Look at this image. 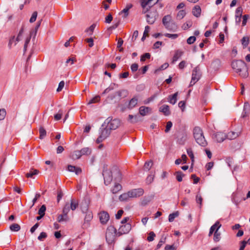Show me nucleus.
<instances>
[{"label": "nucleus", "mask_w": 250, "mask_h": 250, "mask_svg": "<svg viewBox=\"0 0 250 250\" xmlns=\"http://www.w3.org/2000/svg\"><path fill=\"white\" fill-rule=\"evenodd\" d=\"M232 68L235 70L236 72L239 73L240 76L243 78H247L249 75L247 65L242 60H234L231 62Z\"/></svg>", "instance_id": "obj_1"}, {"label": "nucleus", "mask_w": 250, "mask_h": 250, "mask_svg": "<svg viewBox=\"0 0 250 250\" xmlns=\"http://www.w3.org/2000/svg\"><path fill=\"white\" fill-rule=\"evenodd\" d=\"M193 135L196 143L200 146L203 147H205L207 146V141L206 140L203 130L200 127L196 126L194 128Z\"/></svg>", "instance_id": "obj_2"}, {"label": "nucleus", "mask_w": 250, "mask_h": 250, "mask_svg": "<svg viewBox=\"0 0 250 250\" xmlns=\"http://www.w3.org/2000/svg\"><path fill=\"white\" fill-rule=\"evenodd\" d=\"M116 229L113 226H109L106 229L105 238L109 244H111L115 240Z\"/></svg>", "instance_id": "obj_3"}, {"label": "nucleus", "mask_w": 250, "mask_h": 250, "mask_svg": "<svg viewBox=\"0 0 250 250\" xmlns=\"http://www.w3.org/2000/svg\"><path fill=\"white\" fill-rule=\"evenodd\" d=\"M120 121L118 119H112L108 117L104 122V124H106V126L110 130H115L120 125Z\"/></svg>", "instance_id": "obj_4"}, {"label": "nucleus", "mask_w": 250, "mask_h": 250, "mask_svg": "<svg viewBox=\"0 0 250 250\" xmlns=\"http://www.w3.org/2000/svg\"><path fill=\"white\" fill-rule=\"evenodd\" d=\"M158 1L159 0H141V4L143 8V13H146L148 12L153 5L157 3Z\"/></svg>", "instance_id": "obj_5"}, {"label": "nucleus", "mask_w": 250, "mask_h": 250, "mask_svg": "<svg viewBox=\"0 0 250 250\" xmlns=\"http://www.w3.org/2000/svg\"><path fill=\"white\" fill-rule=\"evenodd\" d=\"M112 171L106 169H104L103 172V175L104 180V183L107 185L110 184L112 180Z\"/></svg>", "instance_id": "obj_6"}, {"label": "nucleus", "mask_w": 250, "mask_h": 250, "mask_svg": "<svg viewBox=\"0 0 250 250\" xmlns=\"http://www.w3.org/2000/svg\"><path fill=\"white\" fill-rule=\"evenodd\" d=\"M101 223L103 225H105L109 219V214L105 211H101L98 214Z\"/></svg>", "instance_id": "obj_7"}, {"label": "nucleus", "mask_w": 250, "mask_h": 250, "mask_svg": "<svg viewBox=\"0 0 250 250\" xmlns=\"http://www.w3.org/2000/svg\"><path fill=\"white\" fill-rule=\"evenodd\" d=\"M131 226L129 223L122 225L119 228L117 234L121 236L124 234H126L131 230Z\"/></svg>", "instance_id": "obj_8"}, {"label": "nucleus", "mask_w": 250, "mask_h": 250, "mask_svg": "<svg viewBox=\"0 0 250 250\" xmlns=\"http://www.w3.org/2000/svg\"><path fill=\"white\" fill-rule=\"evenodd\" d=\"M81 209L83 212H85V216L84 218V222L88 223L93 218V214L91 211H87L88 206L85 205L84 207L81 206Z\"/></svg>", "instance_id": "obj_9"}, {"label": "nucleus", "mask_w": 250, "mask_h": 250, "mask_svg": "<svg viewBox=\"0 0 250 250\" xmlns=\"http://www.w3.org/2000/svg\"><path fill=\"white\" fill-rule=\"evenodd\" d=\"M144 192V189L139 188L129 191V194L130 195V198H137L142 196Z\"/></svg>", "instance_id": "obj_10"}, {"label": "nucleus", "mask_w": 250, "mask_h": 250, "mask_svg": "<svg viewBox=\"0 0 250 250\" xmlns=\"http://www.w3.org/2000/svg\"><path fill=\"white\" fill-rule=\"evenodd\" d=\"M157 17L156 11L150 12L146 15V21L148 24H152L154 23Z\"/></svg>", "instance_id": "obj_11"}, {"label": "nucleus", "mask_w": 250, "mask_h": 250, "mask_svg": "<svg viewBox=\"0 0 250 250\" xmlns=\"http://www.w3.org/2000/svg\"><path fill=\"white\" fill-rule=\"evenodd\" d=\"M110 130L103 124L101 128L100 136L103 139H105L110 134Z\"/></svg>", "instance_id": "obj_12"}, {"label": "nucleus", "mask_w": 250, "mask_h": 250, "mask_svg": "<svg viewBox=\"0 0 250 250\" xmlns=\"http://www.w3.org/2000/svg\"><path fill=\"white\" fill-rule=\"evenodd\" d=\"M250 114V105L248 102H245L244 105L243 111L241 115L243 118L249 116Z\"/></svg>", "instance_id": "obj_13"}, {"label": "nucleus", "mask_w": 250, "mask_h": 250, "mask_svg": "<svg viewBox=\"0 0 250 250\" xmlns=\"http://www.w3.org/2000/svg\"><path fill=\"white\" fill-rule=\"evenodd\" d=\"M201 76V72L199 66H196L192 71V78L196 81H199Z\"/></svg>", "instance_id": "obj_14"}, {"label": "nucleus", "mask_w": 250, "mask_h": 250, "mask_svg": "<svg viewBox=\"0 0 250 250\" xmlns=\"http://www.w3.org/2000/svg\"><path fill=\"white\" fill-rule=\"evenodd\" d=\"M227 138L226 135L223 132H217L214 134V139L218 142H223Z\"/></svg>", "instance_id": "obj_15"}, {"label": "nucleus", "mask_w": 250, "mask_h": 250, "mask_svg": "<svg viewBox=\"0 0 250 250\" xmlns=\"http://www.w3.org/2000/svg\"><path fill=\"white\" fill-rule=\"evenodd\" d=\"M151 112V108L145 106H142L139 108V113L143 116H146Z\"/></svg>", "instance_id": "obj_16"}, {"label": "nucleus", "mask_w": 250, "mask_h": 250, "mask_svg": "<svg viewBox=\"0 0 250 250\" xmlns=\"http://www.w3.org/2000/svg\"><path fill=\"white\" fill-rule=\"evenodd\" d=\"M166 28L170 31L175 32L177 30L178 26L172 21L165 25Z\"/></svg>", "instance_id": "obj_17"}, {"label": "nucleus", "mask_w": 250, "mask_h": 250, "mask_svg": "<svg viewBox=\"0 0 250 250\" xmlns=\"http://www.w3.org/2000/svg\"><path fill=\"white\" fill-rule=\"evenodd\" d=\"M187 140V134L185 132H181L178 136L177 142L180 145H184Z\"/></svg>", "instance_id": "obj_18"}, {"label": "nucleus", "mask_w": 250, "mask_h": 250, "mask_svg": "<svg viewBox=\"0 0 250 250\" xmlns=\"http://www.w3.org/2000/svg\"><path fill=\"white\" fill-rule=\"evenodd\" d=\"M67 170L70 172H75L77 175H78L82 172V169L81 168L76 167L75 166L72 165L68 166Z\"/></svg>", "instance_id": "obj_19"}, {"label": "nucleus", "mask_w": 250, "mask_h": 250, "mask_svg": "<svg viewBox=\"0 0 250 250\" xmlns=\"http://www.w3.org/2000/svg\"><path fill=\"white\" fill-rule=\"evenodd\" d=\"M192 14L196 17H200L201 12V9L199 5H195L192 9Z\"/></svg>", "instance_id": "obj_20"}, {"label": "nucleus", "mask_w": 250, "mask_h": 250, "mask_svg": "<svg viewBox=\"0 0 250 250\" xmlns=\"http://www.w3.org/2000/svg\"><path fill=\"white\" fill-rule=\"evenodd\" d=\"M240 132H235L234 131H230L229 132L227 135V139H229V140H233L235 138H236L237 137H238L240 135Z\"/></svg>", "instance_id": "obj_21"}, {"label": "nucleus", "mask_w": 250, "mask_h": 250, "mask_svg": "<svg viewBox=\"0 0 250 250\" xmlns=\"http://www.w3.org/2000/svg\"><path fill=\"white\" fill-rule=\"evenodd\" d=\"M221 225H219L214 233L213 240L216 242H218L221 238V233L218 231V229L221 228Z\"/></svg>", "instance_id": "obj_22"}, {"label": "nucleus", "mask_w": 250, "mask_h": 250, "mask_svg": "<svg viewBox=\"0 0 250 250\" xmlns=\"http://www.w3.org/2000/svg\"><path fill=\"white\" fill-rule=\"evenodd\" d=\"M137 103L138 98L135 97L130 100L127 107L129 109H132L136 106V105L137 104Z\"/></svg>", "instance_id": "obj_23"}, {"label": "nucleus", "mask_w": 250, "mask_h": 250, "mask_svg": "<svg viewBox=\"0 0 250 250\" xmlns=\"http://www.w3.org/2000/svg\"><path fill=\"white\" fill-rule=\"evenodd\" d=\"M79 206L78 201L74 199H71L70 201V208L72 210H75Z\"/></svg>", "instance_id": "obj_24"}, {"label": "nucleus", "mask_w": 250, "mask_h": 250, "mask_svg": "<svg viewBox=\"0 0 250 250\" xmlns=\"http://www.w3.org/2000/svg\"><path fill=\"white\" fill-rule=\"evenodd\" d=\"M160 111L164 113L166 115H169L170 113L169 106L167 105H163L160 108Z\"/></svg>", "instance_id": "obj_25"}, {"label": "nucleus", "mask_w": 250, "mask_h": 250, "mask_svg": "<svg viewBox=\"0 0 250 250\" xmlns=\"http://www.w3.org/2000/svg\"><path fill=\"white\" fill-rule=\"evenodd\" d=\"M118 87V84L115 83H112L109 87L106 88L104 91L103 92L102 94H105L108 93H109L111 90H113L116 87Z\"/></svg>", "instance_id": "obj_26"}, {"label": "nucleus", "mask_w": 250, "mask_h": 250, "mask_svg": "<svg viewBox=\"0 0 250 250\" xmlns=\"http://www.w3.org/2000/svg\"><path fill=\"white\" fill-rule=\"evenodd\" d=\"M177 95H178V92H176L172 95L169 96V98H168V102L170 104H174L177 102Z\"/></svg>", "instance_id": "obj_27"}, {"label": "nucleus", "mask_w": 250, "mask_h": 250, "mask_svg": "<svg viewBox=\"0 0 250 250\" xmlns=\"http://www.w3.org/2000/svg\"><path fill=\"white\" fill-rule=\"evenodd\" d=\"M174 175L176 176V178L178 182L182 181L183 177L185 176L181 171H176Z\"/></svg>", "instance_id": "obj_28"}, {"label": "nucleus", "mask_w": 250, "mask_h": 250, "mask_svg": "<svg viewBox=\"0 0 250 250\" xmlns=\"http://www.w3.org/2000/svg\"><path fill=\"white\" fill-rule=\"evenodd\" d=\"M129 198H130V196L129 194V191H128L127 193L121 194L119 196V200L121 201H127L128 200Z\"/></svg>", "instance_id": "obj_29"}, {"label": "nucleus", "mask_w": 250, "mask_h": 250, "mask_svg": "<svg viewBox=\"0 0 250 250\" xmlns=\"http://www.w3.org/2000/svg\"><path fill=\"white\" fill-rule=\"evenodd\" d=\"M183 55V52L180 50H177L173 57L172 62L174 63L175 62L177 61L179 58H180Z\"/></svg>", "instance_id": "obj_30"}, {"label": "nucleus", "mask_w": 250, "mask_h": 250, "mask_svg": "<svg viewBox=\"0 0 250 250\" xmlns=\"http://www.w3.org/2000/svg\"><path fill=\"white\" fill-rule=\"evenodd\" d=\"M41 22H42V20H40V21H39L37 23V25H36L34 29L33 30V31H31L30 33V36H31L34 34V38L35 37L36 34H37V31L38 30V28H39V27L41 25Z\"/></svg>", "instance_id": "obj_31"}, {"label": "nucleus", "mask_w": 250, "mask_h": 250, "mask_svg": "<svg viewBox=\"0 0 250 250\" xmlns=\"http://www.w3.org/2000/svg\"><path fill=\"white\" fill-rule=\"evenodd\" d=\"M122 188V186L120 184H116L114 187L111 189V191L113 194H115L121 190Z\"/></svg>", "instance_id": "obj_32"}, {"label": "nucleus", "mask_w": 250, "mask_h": 250, "mask_svg": "<svg viewBox=\"0 0 250 250\" xmlns=\"http://www.w3.org/2000/svg\"><path fill=\"white\" fill-rule=\"evenodd\" d=\"M39 173V171L37 169H32L30 171L26 174V176L27 178H32L33 175H37Z\"/></svg>", "instance_id": "obj_33"}, {"label": "nucleus", "mask_w": 250, "mask_h": 250, "mask_svg": "<svg viewBox=\"0 0 250 250\" xmlns=\"http://www.w3.org/2000/svg\"><path fill=\"white\" fill-rule=\"evenodd\" d=\"M82 154L80 150L74 151L72 154V158L73 159H78L82 156Z\"/></svg>", "instance_id": "obj_34"}, {"label": "nucleus", "mask_w": 250, "mask_h": 250, "mask_svg": "<svg viewBox=\"0 0 250 250\" xmlns=\"http://www.w3.org/2000/svg\"><path fill=\"white\" fill-rule=\"evenodd\" d=\"M40 139H43L46 135V131L45 129L42 126L39 128Z\"/></svg>", "instance_id": "obj_35"}, {"label": "nucleus", "mask_w": 250, "mask_h": 250, "mask_svg": "<svg viewBox=\"0 0 250 250\" xmlns=\"http://www.w3.org/2000/svg\"><path fill=\"white\" fill-rule=\"evenodd\" d=\"M151 197H145L141 202V205L143 206L147 205L151 200Z\"/></svg>", "instance_id": "obj_36"}, {"label": "nucleus", "mask_w": 250, "mask_h": 250, "mask_svg": "<svg viewBox=\"0 0 250 250\" xmlns=\"http://www.w3.org/2000/svg\"><path fill=\"white\" fill-rule=\"evenodd\" d=\"M171 21H172L171 17L169 15L165 16L162 20V22L164 26Z\"/></svg>", "instance_id": "obj_37"}, {"label": "nucleus", "mask_w": 250, "mask_h": 250, "mask_svg": "<svg viewBox=\"0 0 250 250\" xmlns=\"http://www.w3.org/2000/svg\"><path fill=\"white\" fill-rule=\"evenodd\" d=\"M81 152L82 155H89L91 153V149L89 147H84L82 148L81 150Z\"/></svg>", "instance_id": "obj_38"}, {"label": "nucleus", "mask_w": 250, "mask_h": 250, "mask_svg": "<svg viewBox=\"0 0 250 250\" xmlns=\"http://www.w3.org/2000/svg\"><path fill=\"white\" fill-rule=\"evenodd\" d=\"M70 209L69 204L68 203H66L62 209V213L64 214V216L66 217L67 216V214L70 211Z\"/></svg>", "instance_id": "obj_39"}, {"label": "nucleus", "mask_w": 250, "mask_h": 250, "mask_svg": "<svg viewBox=\"0 0 250 250\" xmlns=\"http://www.w3.org/2000/svg\"><path fill=\"white\" fill-rule=\"evenodd\" d=\"M203 198L200 194L198 193L196 196V202L199 205V208H201L202 206Z\"/></svg>", "instance_id": "obj_40"}, {"label": "nucleus", "mask_w": 250, "mask_h": 250, "mask_svg": "<svg viewBox=\"0 0 250 250\" xmlns=\"http://www.w3.org/2000/svg\"><path fill=\"white\" fill-rule=\"evenodd\" d=\"M10 229L12 231H18L21 229V227L19 224L14 223L10 226Z\"/></svg>", "instance_id": "obj_41"}, {"label": "nucleus", "mask_w": 250, "mask_h": 250, "mask_svg": "<svg viewBox=\"0 0 250 250\" xmlns=\"http://www.w3.org/2000/svg\"><path fill=\"white\" fill-rule=\"evenodd\" d=\"M179 215L178 211H176L174 213L170 214L168 216V220L170 222L174 221V219Z\"/></svg>", "instance_id": "obj_42"}, {"label": "nucleus", "mask_w": 250, "mask_h": 250, "mask_svg": "<svg viewBox=\"0 0 250 250\" xmlns=\"http://www.w3.org/2000/svg\"><path fill=\"white\" fill-rule=\"evenodd\" d=\"M68 220V216L66 217L64 216V214H60L58 215L57 217V220L59 222H61L62 221H66Z\"/></svg>", "instance_id": "obj_43"}, {"label": "nucleus", "mask_w": 250, "mask_h": 250, "mask_svg": "<svg viewBox=\"0 0 250 250\" xmlns=\"http://www.w3.org/2000/svg\"><path fill=\"white\" fill-rule=\"evenodd\" d=\"M241 42L244 47H246L249 44V38L247 37H244L242 39Z\"/></svg>", "instance_id": "obj_44"}, {"label": "nucleus", "mask_w": 250, "mask_h": 250, "mask_svg": "<svg viewBox=\"0 0 250 250\" xmlns=\"http://www.w3.org/2000/svg\"><path fill=\"white\" fill-rule=\"evenodd\" d=\"M152 165L153 163L152 161L146 162L144 166V169L146 171L149 170L152 166Z\"/></svg>", "instance_id": "obj_45"}, {"label": "nucleus", "mask_w": 250, "mask_h": 250, "mask_svg": "<svg viewBox=\"0 0 250 250\" xmlns=\"http://www.w3.org/2000/svg\"><path fill=\"white\" fill-rule=\"evenodd\" d=\"M186 14V13L185 10H180L177 15V18L179 20H181L185 16Z\"/></svg>", "instance_id": "obj_46"}, {"label": "nucleus", "mask_w": 250, "mask_h": 250, "mask_svg": "<svg viewBox=\"0 0 250 250\" xmlns=\"http://www.w3.org/2000/svg\"><path fill=\"white\" fill-rule=\"evenodd\" d=\"M100 101V97L99 96H96L92 99L89 100L88 103V104H91L96 103L99 102Z\"/></svg>", "instance_id": "obj_47"}, {"label": "nucleus", "mask_w": 250, "mask_h": 250, "mask_svg": "<svg viewBox=\"0 0 250 250\" xmlns=\"http://www.w3.org/2000/svg\"><path fill=\"white\" fill-rule=\"evenodd\" d=\"M132 7V5L131 4H128L125 8H124L122 11L121 13H125V17H126L128 15V11Z\"/></svg>", "instance_id": "obj_48"}, {"label": "nucleus", "mask_w": 250, "mask_h": 250, "mask_svg": "<svg viewBox=\"0 0 250 250\" xmlns=\"http://www.w3.org/2000/svg\"><path fill=\"white\" fill-rule=\"evenodd\" d=\"M96 27L95 24H92L88 28L85 30V32L88 33L89 35H91L93 34V31Z\"/></svg>", "instance_id": "obj_49"}, {"label": "nucleus", "mask_w": 250, "mask_h": 250, "mask_svg": "<svg viewBox=\"0 0 250 250\" xmlns=\"http://www.w3.org/2000/svg\"><path fill=\"white\" fill-rule=\"evenodd\" d=\"M150 54L149 53H146L141 57L140 61L141 62H145L146 59H149L150 58Z\"/></svg>", "instance_id": "obj_50"}, {"label": "nucleus", "mask_w": 250, "mask_h": 250, "mask_svg": "<svg viewBox=\"0 0 250 250\" xmlns=\"http://www.w3.org/2000/svg\"><path fill=\"white\" fill-rule=\"evenodd\" d=\"M46 210V207L44 205H43L41 206L40 208L39 209L38 211V214L39 215H42L43 216L45 214V212Z\"/></svg>", "instance_id": "obj_51"}, {"label": "nucleus", "mask_w": 250, "mask_h": 250, "mask_svg": "<svg viewBox=\"0 0 250 250\" xmlns=\"http://www.w3.org/2000/svg\"><path fill=\"white\" fill-rule=\"evenodd\" d=\"M154 177V174H151L149 175L146 179V183L147 184H150V183H151L153 181Z\"/></svg>", "instance_id": "obj_52"}, {"label": "nucleus", "mask_w": 250, "mask_h": 250, "mask_svg": "<svg viewBox=\"0 0 250 250\" xmlns=\"http://www.w3.org/2000/svg\"><path fill=\"white\" fill-rule=\"evenodd\" d=\"M62 114H63L62 110H60L59 111V112L54 115L55 120L56 121H58V120H60L62 118Z\"/></svg>", "instance_id": "obj_53"}, {"label": "nucleus", "mask_w": 250, "mask_h": 250, "mask_svg": "<svg viewBox=\"0 0 250 250\" xmlns=\"http://www.w3.org/2000/svg\"><path fill=\"white\" fill-rule=\"evenodd\" d=\"M23 32H24V26L22 25L19 31V33L18 36L16 38V41L17 42H19L21 40L20 38H21V37L22 36V35L23 33Z\"/></svg>", "instance_id": "obj_54"}, {"label": "nucleus", "mask_w": 250, "mask_h": 250, "mask_svg": "<svg viewBox=\"0 0 250 250\" xmlns=\"http://www.w3.org/2000/svg\"><path fill=\"white\" fill-rule=\"evenodd\" d=\"M123 42H124L123 40L121 38H120L118 40V42L117 43V48H118L119 49L120 52H122L123 51V48L121 47V46H122V45L123 44Z\"/></svg>", "instance_id": "obj_55"}, {"label": "nucleus", "mask_w": 250, "mask_h": 250, "mask_svg": "<svg viewBox=\"0 0 250 250\" xmlns=\"http://www.w3.org/2000/svg\"><path fill=\"white\" fill-rule=\"evenodd\" d=\"M243 9L242 7H238L235 11V16L242 17Z\"/></svg>", "instance_id": "obj_56"}, {"label": "nucleus", "mask_w": 250, "mask_h": 250, "mask_svg": "<svg viewBox=\"0 0 250 250\" xmlns=\"http://www.w3.org/2000/svg\"><path fill=\"white\" fill-rule=\"evenodd\" d=\"M155 236V234L154 232L151 231L148 234V236L147 238V240L149 242L152 241Z\"/></svg>", "instance_id": "obj_57"}, {"label": "nucleus", "mask_w": 250, "mask_h": 250, "mask_svg": "<svg viewBox=\"0 0 250 250\" xmlns=\"http://www.w3.org/2000/svg\"><path fill=\"white\" fill-rule=\"evenodd\" d=\"M219 225H221L220 222L218 221H216L215 223L210 227L209 230L213 232L216 230V229L218 227Z\"/></svg>", "instance_id": "obj_58"}, {"label": "nucleus", "mask_w": 250, "mask_h": 250, "mask_svg": "<svg viewBox=\"0 0 250 250\" xmlns=\"http://www.w3.org/2000/svg\"><path fill=\"white\" fill-rule=\"evenodd\" d=\"M164 36L166 37L171 38L172 39H175L178 37V35L177 34H169V33H166L164 34Z\"/></svg>", "instance_id": "obj_59"}, {"label": "nucleus", "mask_w": 250, "mask_h": 250, "mask_svg": "<svg viewBox=\"0 0 250 250\" xmlns=\"http://www.w3.org/2000/svg\"><path fill=\"white\" fill-rule=\"evenodd\" d=\"M47 237V234L44 232H42L38 236V239L39 240L42 241Z\"/></svg>", "instance_id": "obj_60"}, {"label": "nucleus", "mask_w": 250, "mask_h": 250, "mask_svg": "<svg viewBox=\"0 0 250 250\" xmlns=\"http://www.w3.org/2000/svg\"><path fill=\"white\" fill-rule=\"evenodd\" d=\"M192 25V22L191 21L187 22L184 24L182 26V28L184 30H187L189 27H190Z\"/></svg>", "instance_id": "obj_61"}, {"label": "nucleus", "mask_w": 250, "mask_h": 250, "mask_svg": "<svg viewBox=\"0 0 250 250\" xmlns=\"http://www.w3.org/2000/svg\"><path fill=\"white\" fill-rule=\"evenodd\" d=\"M37 15H38V13H37V12H36V11H35L33 13L32 16L29 20L30 22L32 23L36 21V20L37 19Z\"/></svg>", "instance_id": "obj_62"}, {"label": "nucleus", "mask_w": 250, "mask_h": 250, "mask_svg": "<svg viewBox=\"0 0 250 250\" xmlns=\"http://www.w3.org/2000/svg\"><path fill=\"white\" fill-rule=\"evenodd\" d=\"M6 112L5 109H0V120H2L4 119Z\"/></svg>", "instance_id": "obj_63"}, {"label": "nucleus", "mask_w": 250, "mask_h": 250, "mask_svg": "<svg viewBox=\"0 0 250 250\" xmlns=\"http://www.w3.org/2000/svg\"><path fill=\"white\" fill-rule=\"evenodd\" d=\"M196 37L195 36H191L189 37L187 40V43L188 44H191L193 43L196 41Z\"/></svg>", "instance_id": "obj_64"}]
</instances>
